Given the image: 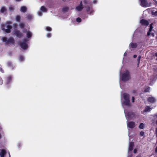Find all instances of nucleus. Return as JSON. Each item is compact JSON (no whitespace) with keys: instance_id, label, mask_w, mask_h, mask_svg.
<instances>
[{"instance_id":"nucleus-37","label":"nucleus","mask_w":157,"mask_h":157,"mask_svg":"<svg viewBox=\"0 0 157 157\" xmlns=\"http://www.w3.org/2000/svg\"><path fill=\"white\" fill-rule=\"evenodd\" d=\"M51 34L50 33H48L47 34V36L48 38H50L51 37Z\"/></svg>"},{"instance_id":"nucleus-22","label":"nucleus","mask_w":157,"mask_h":157,"mask_svg":"<svg viewBox=\"0 0 157 157\" xmlns=\"http://www.w3.org/2000/svg\"><path fill=\"white\" fill-rule=\"evenodd\" d=\"M145 124L143 123H141L139 125V128L140 129H144L145 128Z\"/></svg>"},{"instance_id":"nucleus-43","label":"nucleus","mask_w":157,"mask_h":157,"mask_svg":"<svg viewBox=\"0 0 157 157\" xmlns=\"http://www.w3.org/2000/svg\"><path fill=\"white\" fill-rule=\"evenodd\" d=\"M3 83V82L2 79L1 78H0V85H1Z\"/></svg>"},{"instance_id":"nucleus-8","label":"nucleus","mask_w":157,"mask_h":157,"mask_svg":"<svg viewBox=\"0 0 157 157\" xmlns=\"http://www.w3.org/2000/svg\"><path fill=\"white\" fill-rule=\"evenodd\" d=\"M153 28V27L152 26V23H151L150 25L149 29V31L147 33V36H149L151 35L153 37H154V33L153 32H152Z\"/></svg>"},{"instance_id":"nucleus-44","label":"nucleus","mask_w":157,"mask_h":157,"mask_svg":"<svg viewBox=\"0 0 157 157\" xmlns=\"http://www.w3.org/2000/svg\"><path fill=\"white\" fill-rule=\"evenodd\" d=\"M0 71L2 73H3L4 72L3 70L2 69V68H1V67L0 68Z\"/></svg>"},{"instance_id":"nucleus-19","label":"nucleus","mask_w":157,"mask_h":157,"mask_svg":"<svg viewBox=\"0 0 157 157\" xmlns=\"http://www.w3.org/2000/svg\"><path fill=\"white\" fill-rule=\"evenodd\" d=\"M137 46V44L135 43H131L129 45V47L130 49L131 48H135Z\"/></svg>"},{"instance_id":"nucleus-16","label":"nucleus","mask_w":157,"mask_h":157,"mask_svg":"<svg viewBox=\"0 0 157 157\" xmlns=\"http://www.w3.org/2000/svg\"><path fill=\"white\" fill-rule=\"evenodd\" d=\"M83 8V7L82 2H81L80 4L76 7L75 9L76 10L78 11H80L82 10Z\"/></svg>"},{"instance_id":"nucleus-49","label":"nucleus","mask_w":157,"mask_h":157,"mask_svg":"<svg viewBox=\"0 0 157 157\" xmlns=\"http://www.w3.org/2000/svg\"><path fill=\"white\" fill-rule=\"evenodd\" d=\"M127 53L126 52H125L124 53V56H127Z\"/></svg>"},{"instance_id":"nucleus-18","label":"nucleus","mask_w":157,"mask_h":157,"mask_svg":"<svg viewBox=\"0 0 157 157\" xmlns=\"http://www.w3.org/2000/svg\"><path fill=\"white\" fill-rule=\"evenodd\" d=\"M6 153V151L5 149H2L0 150V157H4Z\"/></svg>"},{"instance_id":"nucleus-50","label":"nucleus","mask_w":157,"mask_h":157,"mask_svg":"<svg viewBox=\"0 0 157 157\" xmlns=\"http://www.w3.org/2000/svg\"><path fill=\"white\" fill-rule=\"evenodd\" d=\"M137 57V55H135L133 56V57L134 58H136Z\"/></svg>"},{"instance_id":"nucleus-28","label":"nucleus","mask_w":157,"mask_h":157,"mask_svg":"<svg viewBox=\"0 0 157 157\" xmlns=\"http://www.w3.org/2000/svg\"><path fill=\"white\" fill-rule=\"evenodd\" d=\"M9 10L11 11H13L14 10L13 6H10L9 8Z\"/></svg>"},{"instance_id":"nucleus-29","label":"nucleus","mask_w":157,"mask_h":157,"mask_svg":"<svg viewBox=\"0 0 157 157\" xmlns=\"http://www.w3.org/2000/svg\"><path fill=\"white\" fill-rule=\"evenodd\" d=\"M69 8L67 7H64L63 8V11L66 12L68 10Z\"/></svg>"},{"instance_id":"nucleus-2","label":"nucleus","mask_w":157,"mask_h":157,"mask_svg":"<svg viewBox=\"0 0 157 157\" xmlns=\"http://www.w3.org/2000/svg\"><path fill=\"white\" fill-rule=\"evenodd\" d=\"M121 79L122 81L129 80L130 78L129 73L128 71H124L120 76Z\"/></svg>"},{"instance_id":"nucleus-53","label":"nucleus","mask_w":157,"mask_h":157,"mask_svg":"<svg viewBox=\"0 0 157 157\" xmlns=\"http://www.w3.org/2000/svg\"><path fill=\"white\" fill-rule=\"evenodd\" d=\"M21 0H16V1H20Z\"/></svg>"},{"instance_id":"nucleus-20","label":"nucleus","mask_w":157,"mask_h":157,"mask_svg":"<svg viewBox=\"0 0 157 157\" xmlns=\"http://www.w3.org/2000/svg\"><path fill=\"white\" fill-rule=\"evenodd\" d=\"M151 109H152V108H150V107H149L148 106H147L145 107L144 110L143 111V112H144L143 113H144V112H150L151 110Z\"/></svg>"},{"instance_id":"nucleus-38","label":"nucleus","mask_w":157,"mask_h":157,"mask_svg":"<svg viewBox=\"0 0 157 157\" xmlns=\"http://www.w3.org/2000/svg\"><path fill=\"white\" fill-rule=\"evenodd\" d=\"M98 2L97 0H93L92 2V3L94 4H96Z\"/></svg>"},{"instance_id":"nucleus-5","label":"nucleus","mask_w":157,"mask_h":157,"mask_svg":"<svg viewBox=\"0 0 157 157\" xmlns=\"http://www.w3.org/2000/svg\"><path fill=\"white\" fill-rule=\"evenodd\" d=\"M29 40L25 39L20 44L21 47L24 49H27L28 48V46L27 42Z\"/></svg>"},{"instance_id":"nucleus-6","label":"nucleus","mask_w":157,"mask_h":157,"mask_svg":"<svg viewBox=\"0 0 157 157\" xmlns=\"http://www.w3.org/2000/svg\"><path fill=\"white\" fill-rule=\"evenodd\" d=\"M47 9L44 6H42L40 8V10L38 11L37 13L39 16H41L42 15L43 13L47 12Z\"/></svg>"},{"instance_id":"nucleus-10","label":"nucleus","mask_w":157,"mask_h":157,"mask_svg":"<svg viewBox=\"0 0 157 157\" xmlns=\"http://www.w3.org/2000/svg\"><path fill=\"white\" fill-rule=\"evenodd\" d=\"M140 5L142 7H146L150 6L148 4L146 0H140Z\"/></svg>"},{"instance_id":"nucleus-25","label":"nucleus","mask_w":157,"mask_h":157,"mask_svg":"<svg viewBox=\"0 0 157 157\" xmlns=\"http://www.w3.org/2000/svg\"><path fill=\"white\" fill-rule=\"evenodd\" d=\"M150 90V88L149 87H147L145 88L144 90V92H149Z\"/></svg>"},{"instance_id":"nucleus-42","label":"nucleus","mask_w":157,"mask_h":157,"mask_svg":"<svg viewBox=\"0 0 157 157\" xmlns=\"http://www.w3.org/2000/svg\"><path fill=\"white\" fill-rule=\"evenodd\" d=\"M153 117L155 119L157 118V113L154 115Z\"/></svg>"},{"instance_id":"nucleus-9","label":"nucleus","mask_w":157,"mask_h":157,"mask_svg":"<svg viewBox=\"0 0 157 157\" xmlns=\"http://www.w3.org/2000/svg\"><path fill=\"white\" fill-rule=\"evenodd\" d=\"M127 124L128 129V128H134L136 126L135 123L133 121L128 122L127 121Z\"/></svg>"},{"instance_id":"nucleus-39","label":"nucleus","mask_w":157,"mask_h":157,"mask_svg":"<svg viewBox=\"0 0 157 157\" xmlns=\"http://www.w3.org/2000/svg\"><path fill=\"white\" fill-rule=\"evenodd\" d=\"M132 92L134 94H135L137 93V91L136 90H132Z\"/></svg>"},{"instance_id":"nucleus-47","label":"nucleus","mask_w":157,"mask_h":157,"mask_svg":"<svg viewBox=\"0 0 157 157\" xmlns=\"http://www.w3.org/2000/svg\"><path fill=\"white\" fill-rule=\"evenodd\" d=\"M120 86L121 89H123V86H121V82H120Z\"/></svg>"},{"instance_id":"nucleus-27","label":"nucleus","mask_w":157,"mask_h":157,"mask_svg":"<svg viewBox=\"0 0 157 157\" xmlns=\"http://www.w3.org/2000/svg\"><path fill=\"white\" fill-rule=\"evenodd\" d=\"M12 77L11 76H9L7 78V82L8 83H9L10 82V80L12 79Z\"/></svg>"},{"instance_id":"nucleus-51","label":"nucleus","mask_w":157,"mask_h":157,"mask_svg":"<svg viewBox=\"0 0 157 157\" xmlns=\"http://www.w3.org/2000/svg\"><path fill=\"white\" fill-rule=\"evenodd\" d=\"M136 157H141V156L140 155H137Z\"/></svg>"},{"instance_id":"nucleus-55","label":"nucleus","mask_w":157,"mask_h":157,"mask_svg":"<svg viewBox=\"0 0 157 157\" xmlns=\"http://www.w3.org/2000/svg\"><path fill=\"white\" fill-rule=\"evenodd\" d=\"M156 124H157V120H156Z\"/></svg>"},{"instance_id":"nucleus-11","label":"nucleus","mask_w":157,"mask_h":157,"mask_svg":"<svg viewBox=\"0 0 157 157\" xmlns=\"http://www.w3.org/2000/svg\"><path fill=\"white\" fill-rule=\"evenodd\" d=\"M23 32L24 33H26V37L28 39L31 37L32 36V33L31 32L28 31L26 29H24L23 30Z\"/></svg>"},{"instance_id":"nucleus-35","label":"nucleus","mask_w":157,"mask_h":157,"mask_svg":"<svg viewBox=\"0 0 157 157\" xmlns=\"http://www.w3.org/2000/svg\"><path fill=\"white\" fill-rule=\"evenodd\" d=\"M19 59L21 61H22L24 60V58L22 56H20L19 57Z\"/></svg>"},{"instance_id":"nucleus-21","label":"nucleus","mask_w":157,"mask_h":157,"mask_svg":"<svg viewBox=\"0 0 157 157\" xmlns=\"http://www.w3.org/2000/svg\"><path fill=\"white\" fill-rule=\"evenodd\" d=\"M27 9L26 6H22L20 10L21 12L24 13L26 12Z\"/></svg>"},{"instance_id":"nucleus-56","label":"nucleus","mask_w":157,"mask_h":157,"mask_svg":"<svg viewBox=\"0 0 157 157\" xmlns=\"http://www.w3.org/2000/svg\"><path fill=\"white\" fill-rule=\"evenodd\" d=\"M128 136H129V133H128Z\"/></svg>"},{"instance_id":"nucleus-3","label":"nucleus","mask_w":157,"mask_h":157,"mask_svg":"<svg viewBox=\"0 0 157 157\" xmlns=\"http://www.w3.org/2000/svg\"><path fill=\"white\" fill-rule=\"evenodd\" d=\"M2 40L3 42H5L6 45L10 44H13L14 43V39L12 37L9 38L5 37H3L2 38Z\"/></svg>"},{"instance_id":"nucleus-14","label":"nucleus","mask_w":157,"mask_h":157,"mask_svg":"<svg viewBox=\"0 0 157 157\" xmlns=\"http://www.w3.org/2000/svg\"><path fill=\"white\" fill-rule=\"evenodd\" d=\"M14 34L17 37H21L23 35L21 32L18 30H16L14 32Z\"/></svg>"},{"instance_id":"nucleus-40","label":"nucleus","mask_w":157,"mask_h":157,"mask_svg":"<svg viewBox=\"0 0 157 157\" xmlns=\"http://www.w3.org/2000/svg\"><path fill=\"white\" fill-rule=\"evenodd\" d=\"M17 24L16 23H14L13 24V26L15 28H16L17 27Z\"/></svg>"},{"instance_id":"nucleus-52","label":"nucleus","mask_w":157,"mask_h":157,"mask_svg":"<svg viewBox=\"0 0 157 157\" xmlns=\"http://www.w3.org/2000/svg\"><path fill=\"white\" fill-rule=\"evenodd\" d=\"M155 55L157 57V52L155 54Z\"/></svg>"},{"instance_id":"nucleus-26","label":"nucleus","mask_w":157,"mask_h":157,"mask_svg":"<svg viewBox=\"0 0 157 157\" xmlns=\"http://www.w3.org/2000/svg\"><path fill=\"white\" fill-rule=\"evenodd\" d=\"M15 18L17 21H20L21 17L17 15L16 17Z\"/></svg>"},{"instance_id":"nucleus-46","label":"nucleus","mask_w":157,"mask_h":157,"mask_svg":"<svg viewBox=\"0 0 157 157\" xmlns=\"http://www.w3.org/2000/svg\"><path fill=\"white\" fill-rule=\"evenodd\" d=\"M7 64H8V65L9 66H10V65H12L11 63V62H8Z\"/></svg>"},{"instance_id":"nucleus-54","label":"nucleus","mask_w":157,"mask_h":157,"mask_svg":"<svg viewBox=\"0 0 157 157\" xmlns=\"http://www.w3.org/2000/svg\"><path fill=\"white\" fill-rule=\"evenodd\" d=\"M155 3L156 5H157V1H156V2H155Z\"/></svg>"},{"instance_id":"nucleus-13","label":"nucleus","mask_w":157,"mask_h":157,"mask_svg":"<svg viewBox=\"0 0 157 157\" xmlns=\"http://www.w3.org/2000/svg\"><path fill=\"white\" fill-rule=\"evenodd\" d=\"M157 79V71H156L153 76H151V81L152 83L151 82L150 84L152 85L153 82Z\"/></svg>"},{"instance_id":"nucleus-34","label":"nucleus","mask_w":157,"mask_h":157,"mask_svg":"<svg viewBox=\"0 0 157 157\" xmlns=\"http://www.w3.org/2000/svg\"><path fill=\"white\" fill-rule=\"evenodd\" d=\"M144 132L141 131V132H140V136H143L144 135Z\"/></svg>"},{"instance_id":"nucleus-24","label":"nucleus","mask_w":157,"mask_h":157,"mask_svg":"<svg viewBox=\"0 0 157 157\" xmlns=\"http://www.w3.org/2000/svg\"><path fill=\"white\" fill-rule=\"evenodd\" d=\"M6 9L4 7H2L1 9V12L2 13H3L6 11Z\"/></svg>"},{"instance_id":"nucleus-57","label":"nucleus","mask_w":157,"mask_h":157,"mask_svg":"<svg viewBox=\"0 0 157 157\" xmlns=\"http://www.w3.org/2000/svg\"><path fill=\"white\" fill-rule=\"evenodd\" d=\"M9 156H10V154L9 153Z\"/></svg>"},{"instance_id":"nucleus-7","label":"nucleus","mask_w":157,"mask_h":157,"mask_svg":"<svg viewBox=\"0 0 157 157\" xmlns=\"http://www.w3.org/2000/svg\"><path fill=\"white\" fill-rule=\"evenodd\" d=\"M133 146L134 142H130L129 143L128 149V157H131L132 156V155L131 154L130 151H131L132 150L133 148Z\"/></svg>"},{"instance_id":"nucleus-31","label":"nucleus","mask_w":157,"mask_h":157,"mask_svg":"<svg viewBox=\"0 0 157 157\" xmlns=\"http://www.w3.org/2000/svg\"><path fill=\"white\" fill-rule=\"evenodd\" d=\"M19 26L21 28H22L25 27V25L23 23H21L19 24Z\"/></svg>"},{"instance_id":"nucleus-23","label":"nucleus","mask_w":157,"mask_h":157,"mask_svg":"<svg viewBox=\"0 0 157 157\" xmlns=\"http://www.w3.org/2000/svg\"><path fill=\"white\" fill-rule=\"evenodd\" d=\"M151 14L153 15L157 16V10H155V9H154L152 10Z\"/></svg>"},{"instance_id":"nucleus-30","label":"nucleus","mask_w":157,"mask_h":157,"mask_svg":"<svg viewBox=\"0 0 157 157\" xmlns=\"http://www.w3.org/2000/svg\"><path fill=\"white\" fill-rule=\"evenodd\" d=\"M45 29L46 31H51L52 29V28L51 27L48 26L46 27Z\"/></svg>"},{"instance_id":"nucleus-48","label":"nucleus","mask_w":157,"mask_h":157,"mask_svg":"<svg viewBox=\"0 0 157 157\" xmlns=\"http://www.w3.org/2000/svg\"><path fill=\"white\" fill-rule=\"evenodd\" d=\"M155 134L156 137H157V128H156L155 130Z\"/></svg>"},{"instance_id":"nucleus-36","label":"nucleus","mask_w":157,"mask_h":157,"mask_svg":"<svg viewBox=\"0 0 157 157\" xmlns=\"http://www.w3.org/2000/svg\"><path fill=\"white\" fill-rule=\"evenodd\" d=\"M27 18L28 19H30L32 18V16L31 15H29L27 17Z\"/></svg>"},{"instance_id":"nucleus-17","label":"nucleus","mask_w":157,"mask_h":157,"mask_svg":"<svg viewBox=\"0 0 157 157\" xmlns=\"http://www.w3.org/2000/svg\"><path fill=\"white\" fill-rule=\"evenodd\" d=\"M147 101L151 103H154L155 101V99L151 96H150L147 99Z\"/></svg>"},{"instance_id":"nucleus-45","label":"nucleus","mask_w":157,"mask_h":157,"mask_svg":"<svg viewBox=\"0 0 157 157\" xmlns=\"http://www.w3.org/2000/svg\"><path fill=\"white\" fill-rule=\"evenodd\" d=\"M132 102H134V98L132 97Z\"/></svg>"},{"instance_id":"nucleus-12","label":"nucleus","mask_w":157,"mask_h":157,"mask_svg":"<svg viewBox=\"0 0 157 157\" xmlns=\"http://www.w3.org/2000/svg\"><path fill=\"white\" fill-rule=\"evenodd\" d=\"M86 11L90 15H92L94 12L92 7H86Z\"/></svg>"},{"instance_id":"nucleus-33","label":"nucleus","mask_w":157,"mask_h":157,"mask_svg":"<svg viewBox=\"0 0 157 157\" xmlns=\"http://www.w3.org/2000/svg\"><path fill=\"white\" fill-rule=\"evenodd\" d=\"M81 19L80 17H78L76 19V21L78 22H80L81 21Z\"/></svg>"},{"instance_id":"nucleus-4","label":"nucleus","mask_w":157,"mask_h":157,"mask_svg":"<svg viewBox=\"0 0 157 157\" xmlns=\"http://www.w3.org/2000/svg\"><path fill=\"white\" fill-rule=\"evenodd\" d=\"M11 24V23L10 21H7L5 25L2 26L3 30L7 33H10L12 28L11 26L10 25Z\"/></svg>"},{"instance_id":"nucleus-1","label":"nucleus","mask_w":157,"mask_h":157,"mask_svg":"<svg viewBox=\"0 0 157 157\" xmlns=\"http://www.w3.org/2000/svg\"><path fill=\"white\" fill-rule=\"evenodd\" d=\"M121 102L122 106L125 109L124 110L125 115L127 121L133 119L135 116L134 113L132 112H128L125 109L130 106L129 95L128 94L124 93L122 94L121 98Z\"/></svg>"},{"instance_id":"nucleus-41","label":"nucleus","mask_w":157,"mask_h":157,"mask_svg":"<svg viewBox=\"0 0 157 157\" xmlns=\"http://www.w3.org/2000/svg\"><path fill=\"white\" fill-rule=\"evenodd\" d=\"M137 149H136V148H135L134 149V151H133V152L135 154L137 152Z\"/></svg>"},{"instance_id":"nucleus-32","label":"nucleus","mask_w":157,"mask_h":157,"mask_svg":"<svg viewBox=\"0 0 157 157\" xmlns=\"http://www.w3.org/2000/svg\"><path fill=\"white\" fill-rule=\"evenodd\" d=\"M141 58V56H139L138 57L137 61H138V64H139V63H140Z\"/></svg>"},{"instance_id":"nucleus-15","label":"nucleus","mask_w":157,"mask_h":157,"mask_svg":"<svg viewBox=\"0 0 157 157\" xmlns=\"http://www.w3.org/2000/svg\"><path fill=\"white\" fill-rule=\"evenodd\" d=\"M140 23L142 25L144 26H147L149 25L148 22L144 19H142L140 21Z\"/></svg>"}]
</instances>
